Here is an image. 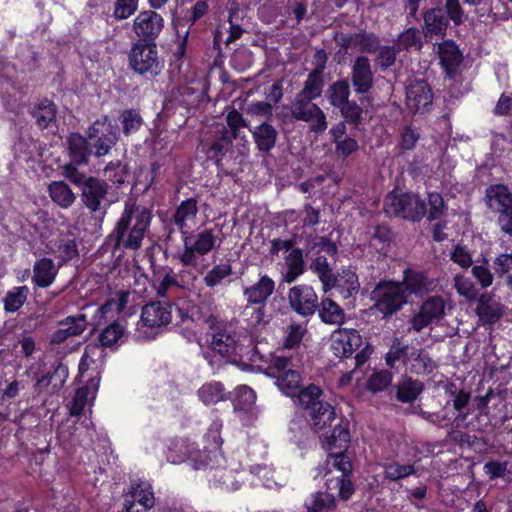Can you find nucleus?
I'll use <instances>...</instances> for the list:
<instances>
[{"label":"nucleus","instance_id":"obj_32","mask_svg":"<svg viewBox=\"0 0 512 512\" xmlns=\"http://www.w3.org/2000/svg\"><path fill=\"white\" fill-rule=\"evenodd\" d=\"M99 387V379H91L86 386L79 388L74 396L70 413L79 415L87 404H91L96 398Z\"/></svg>","mask_w":512,"mask_h":512},{"label":"nucleus","instance_id":"obj_61","mask_svg":"<svg viewBox=\"0 0 512 512\" xmlns=\"http://www.w3.org/2000/svg\"><path fill=\"white\" fill-rule=\"evenodd\" d=\"M178 287V283L171 273L159 274L158 278L155 280L154 288L156 290V294L160 297H167L169 292Z\"/></svg>","mask_w":512,"mask_h":512},{"label":"nucleus","instance_id":"obj_48","mask_svg":"<svg viewBox=\"0 0 512 512\" xmlns=\"http://www.w3.org/2000/svg\"><path fill=\"white\" fill-rule=\"evenodd\" d=\"M241 315L244 321L253 328H257L266 324L265 305L247 302Z\"/></svg>","mask_w":512,"mask_h":512},{"label":"nucleus","instance_id":"obj_27","mask_svg":"<svg viewBox=\"0 0 512 512\" xmlns=\"http://www.w3.org/2000/svg\"><path fill=\"white\" fill-rule=\"evenodd\" d=\"M485 201L491 210L501 214L512 207V194L504 185H491L486 190Z\"/></svg>","mask_w":512,"mask_h":512},{"label":"nucleus","instance_id":"obj_4","mask_svg":"<svg viewBox=\"0 0 512 512\" xmlns=\"http://www.w3.org/2000/svg\"><path fill=\"white\" fill-rule=\"evenodd\" d=\"M222 232L219 228L204 229L195 235L182 236L184 249L179 254L180 262L185 266L196 267L200 256H204L220 247Z\"/></svg>","mask_w":512,"mask_h":512},{"label":"nucleus","instance_id":"obj_7","mask_svg":"<svg viewBox=\"0 0 512 512\" xmlns=\"http://www.w3.org/2000/svg\"><path fill=\"white\" fill-rule=\"evenodd\" d=\"M385 212L389 216H399L419 220L427 212L425 203L413 193H391L385 200Z\"/></svg>","mask_w":512,"mask_h":512},{"label":"nucleus","instance_id":"obj_15","mask_svg":"<svg viewBox=\"0 0 512 512\" xmlns=\"http://www.w3.org/2000/svg\"><path fill=\"white\" fill-rule=\"evenodd\" d=\"M164 27L162 16L155 11L145 10L140 12L133 21V31L146 41L155 40Z\"/></svg>","mask_w":512,"mask_h":512},{"label":"nucleus","instance_id":"obj_6","mask_svg":"<svg viewBox=\"0 0 512 512\" xmlns=\"http://www.w3.org/2000/svg\"><path fill=\"white\" fill-rule=\"evenodd\" d=\"M372 295L375 300L374 307L384 316L394 314L408 302V295L400 282H380L376 285Z\"/></svg>","mask_w":512,"mask_h":512},{"label":"nucleus","instance_id":"obj_57","mask_svg":"<svg viewBox=\"0 0 512 512\" xmlns=\"http://www.w3.org/2000/svg\"><path fill=\"white\" fill-rule=\"evenodd\" d=\"M102 356L103 351L99 346L95 344H90L86 346L79 363V372L81 374L86 372L91 367V365L97 364V362L102 358Z\"/></svg>","mask_w":512,"mask_h":512},{"label":"nucleus","instance_id":"obj_35","mask_svg":"<svg viewBox=\"0 0 512 512\" xmlns=\"http://www.w3.org/2000/svg\"><path fill=\"white\" fill-rule=\"evenodd\" d=\"M334 287L339 289L340 294L344 298H349L358 293L360 283L358 276L351 269H343L342 272L335 277Z\"/></svg>","mask_w":512,"mask_h":512},{"label":"nucleus","instance_id":"obj_62","mask_svg":"<svg viewBox=\"0 0 512 512\" xmlns=\"http://www.w3.org/2000/svg\"><path fill=\"white\" fill-rule=\"evenodd\" d=\"M391 381L392 374L389 371H378L369 377L367 388L372 392L382 391L391 384Z\"/></svg>","mask_w":512,"mask_h":512},{"label":"nucleus","instance_id":"obj_28","mask_svg":"<svg viewBox=\"0 0 512 512\" xmlns=\"http://www.w3.org/2000/svg\"><path fill=\"white\" fill-rule=\"evenodd\" d=\"M400 283L403 284L405 293L415 294L416 296H422L434 289L433 280L429 279L422 272L412 270L404 272L403 281Z\"/></svg>","mask_w":512,"mask_h":512},{"label":"nucleus","instance_id":"obj_17","mask_svg":"<svg viewBox=\"0 0 512 512\" xmlns=\"http://www.w3.org/2000/svg\"><path fill=\"white\" fill-rule=\"evenodd\" d=\"M136 502L144 509H150L154 506V494L148 482L141 481L131 486V490L126 494L124 501L126 512H139L135 508Z\"/></svg>","mask_w":512,"mask_h":512},{"label":"nucleus","instance_id":"obj_50","mask_svg":"<svg viewBox=\"0 0 512 512\" xmlns=\"http://www.w3.org/2000/svg\"><path fill=\"white\" fill-rule=\"evenodd\" d=\"M423 385L418 380L405 379L398 385L397 397L402 402H411L421 393Z\"/></svg>","mask_w":512,"mask_h":512},{"label":"nucleus","instance_id":"obj_9","mask_svg":"<svg viewBox=\"0 0 512 512\" xmlns=\"http://www.w3.org/2000/svg\"><path fill=\"white\" fill-rule=\"evenodd\" d=\"M130 67L139 74L156 75L163 67L154 43L133 44L129 54Z\"/></svg>","mask_w":512,"mask_h":512},{"label":"nucleus","instance_id":"obj_43","mask_svg":"<svg viewBox=\"0 0 512 512\" xmlns=\"http://www.w3.org/2000/svg\"><path fill=\"white\" fill-rule=\"evenodd\" d=\"M311 101L312 99L302 98L301 96L297 95L290 108L292 116L296 120L310 121L314 113L320 109Z\"/></svg>","mask_w":512,"mask_h":512},{"label":"nucleus","instance_id":"obj_29","mask_svg":"<svg viewBox=\"0 0 512 512\" xmlns=\"http://www.w3.org/2000/svg\"><path fill=\"white\" fill-rule=\"evenodd\" d=\"M226 121L228 129L223 132L221 143L216 142L212 145V149L219 153L227 150L232 140L239 135L240 128L245 127L242 115L235 109L228 112Z\"/></svg>","mask_w":512,"mask_h":512},{"label":"nucleus","instance_id":"obj_19","mask_svg":"<svg viewBox=\"0 0 512 512\" xmlns=\"http://www.w3.org/2000/svg\"><path fill=\"white\" fill-rule=\"evenodd\" d=\"M221 429L222 423L220 421H214L210 425L208 431L204 435V441L206 443V446L204 447L203 451L199 450L201 453L198 456L199 459H215L217 462H225V457L222 455L220 451V447L222 445V438L220 435Z\"/></svg>","mask_w":512,"mask_h":512},{"label":"nucleus","instance_id":"obj_51","mask_svg":"<svg viewBox=\"0 0 512 512\" xmlns=\"http://www.w3.org/2000/svg\"><path fill=\"white\" fill-rule=\"evenodd\" d=\"M56 257L59 259L58 265L71 261L78 256V249L76 242L70 238H62L59 240L57 250L53 251Z\"/></svg>","mask_w":512,"mask_h":512},{"label":"nucleus","instance_id":"obj_60","mask_svg":"<svg viewBox=\"0 0 512 512\" xmlns=\"http://www.w3.org/2000/svg\"><path fill=\"white\" fill-rule=\"evenodd\" d=\"M398 45L404 49L415 48L419 50L422 47L421 34L417 28H409L399 35Z\"/></svg>","mask_w":512,"mask_h":512},{"label":"nucleus","instance_id":"obj_54","mask_svg":"<svg viewBox=\"0 0 512 512\" xmlns=\"http://www.w3.org/2000/svg\"><path fill=\"white\" fill-rule=\"evenodd\" d=\"M231 274V265L227 262L220 263L209 270L203 280L207 287L213 288L219 285L226 277L230 276Z\"/></svg>","mask_w":512,"mask_h":512},{"label":"nucleus","instance_id":"obj_14","mask_svg":"<svg viewBox=\"0 0 512 512\" xmlns=\"http://www.w3.org/2000/svg\"><path fill=\"white\" fill-rule=\"evenodd\" d=\"M288 300L291 308L302 316L314 314L318 303L314 289L305 284L292 287L288 292Z\"/></svg>","mask_w":512,"mask_h":512},{"label":"nucleus","instance_id":"obj_59","mask_svg":"<svg viewBox=\"0 0 512 512\" xmlns=\"http://www.w3.org/2000/svg\"><path fill=\"white\" fill-rule=\"evenodd\" d=\"M435 368L434 361L427 352L420 350L411 359V369L417 374H428Z\"/></svg>","mask_w":512,"mask_h":512},{"label":"nucleus","instance_id":"obj_21","mask_svg":"<svg viewBox=\"0 0 512 512\" xmlns=\"http://www.w3.org/2000/svg\"><path fill=\"white\" fill-rule=\"evenodd\" d=\"M198 211L197 201L193 198L181 202L176 209L174 222L180 229L182 236L186 235L191 229L197 226Z\"/></svg>","mask_w":512,"mask_h":512},{"label":"nucleus","instance_id":"obj_64","mask_svg":"<svg viewBox=\"0 0 512 512\" xmlns=\"http://www.w3.org/2000/svg\"><path fill=\"white\" fill-rule=\"evenodd\" d=\"M137 8L138 0H116L113 14L117 19H127Z\"/></svg>","mask_w":512,"mask_h":512},{"label":"nucleus","instance_id":"obj_37","mask_svg":"<svg viewBox=\"0 0 512 512\" xmlns=\"http://www.w3.org/2000/svg\"><path fill=\"white\" fill-rule=\"evenodd\" d=\"M199 400L205 405H214L226 399L223 385L219 382L203 384L197 391Z\"/></svg>","mask_w":512,"mask_h":512},{"label":"nucleus","instance_id":"obj_42","mask_svg":"<svg viewBox=\"0 0 512 512\" xmlns=\"http://www.w3.org/2000/svg\"><path fill=\"white\" fill-rule=\"evenodd\" d=\"M29 292L27 286H18L10 289L3 299L4 310L10 313L18 311L27 301Z\"/></svg>","mask_w":512,"mask_h":512},{"label":"nucleus","instance_id":"obj_5","mask_svg":"<svg viewBox=\"0 0 512 512\" xmlns=\"http://www.w3.org/2000/svg\"><path fill=\"white\" fill-rule=\"evenodd\" d=\"M326 487L328 493L337 495L347 500L353 493V486L349 478L352 465L349 458L343 453L331 454V459L325 461Z\"/></svg>","mask_w":512,"mask_h":512},{"label":"nucleus","instance_id":"obj_47","mask_svg":"<svg viewBox=\"0 0 512 512\" xmlns=\"http://www.w3.org/2000/svg\"><path fill=\"white\" fill-rule=\"evenodd\" d=\"M210 346L213 351L219 353L221 356H228L236 350L234 338L225 331L220 330L213 333Z\"/></svg>","mask_w":512,"mask_h":512},{"label":"nucleus","instance_id":"obj_39","mask_svg":"<svg viewBox=\"0 0 512 512\" xmlns=\"http://www.w3.org/2000/svg\"><path fill=\"white\" fill-rule=\"evenodd\" d=\"M253 136L258 149L263 152H268L275 146L277 131L272 125L262 123L254 129Z\"/></svg>","mask_w":512,"mask_h":512},{"label":"nucleus","instance_id":"obj_53","mask_svg":"<svg viewBox=\"0 0 512 512\" xmlns=\"http://www.w3.org/2000/svg\"><path fill=\"white\" fill-rule=\"evenodd\" d=\"M384 477L391 481H398L415 473L413 465L389 462L383 465Z\"/></svg>","mask_w":512,"mask_h":512},{"label":"nucleus","instance_id":"obj_33","mask_svg":"<svg viewBox=\"0 0 512 512\" xmlns=\"http://www.w3.org/2000/svg\"><path fill=\"white\" fill-rule=\"evenodd\" d=\"M448 28V20L440 8H432L424 15L425 36H443Z\"/></svg>","mask_w":512,"mask_h":512},{"label":"nucleus","instance_id":"obj_40","mask_svg":"<svg viewBox=\"0 0 512 512\" xmlns=\"http://www.w3.org/2000/svg\"><path fill=\"white\" fill-rule=\"evenodd\" d=\"M319 317L327 324H342L345 314L336 302L330 298H324L320 304Z\"/></svg>","mask_w":512,"mask_h":512},{"label":"nucleus","instance_id":"obj_44","mask_svg":"<svg viewBox=\"0 0 512 512\" xmlns=\"http://www.w3.org/2000/svg\"><path fill=\"white\" fill-rule=\"evenodd\" d=\"M321 395L322 390L318 386L310 384L297 392V399L299 404L309 413L313 408L325 403L320 399Z\"/></svg>","mask_w":512,"mask_h":512},{"label":"nucleus","instance_id":"obj_52","mask_svg":"<svg viewBox=\"0 0 512 512\" xmlns=\"http://www.w3.org/2000/svg\"><path fill=\"white\" fill-rule=\"evenodd\" d=\"M477 313L480 317L489 320L498 318L501 315V307L497 301L489 294H484L480 297Z\"/></svg>","mask_w":512,"mask_h":512},{"label":"nucleus","instance_id":"obj_12","mask_svg":"<svg viewBox=\"0 0 512 512\" xmlns=\"http://www.w3.org/2000/svg\"><path fill=\"white\" fill-rule=\"evenodd\" d=\"M433 93L423 79H413L406 88V105L413 113H424L432 104Z\"/></svg>","mask_w":512,"mask_h":512},{"label":"nucleus","instance_id":"obj_20","mask_svg":"<svg viewBox=\"0 0 512 512\" xmlns=\"http://www.w3.org/2000/svg\"><path fill=\"white\" fill-rule=\"evenodd\" d=\"M322 446L329 453L327 459H331V454L343 453L350 442V432L346 425H336L328 435L327 431L321 434Z\"/></svg>","mask_w":512,"mask_h":512},{"label":"nucleus","instance_id":"obj_8","mask_svg":"<svg viewBox=\"0 0 512 512\" xmlns=\"http://www.w3.org/2000/svg\"><path fill=\"white\" fill-rule=\"evenodd\" d=\"M269 371L276 378L279 390L287 396H295L302 383L300 373L294 369L291 359L275 356L271 359Z\"/></svg>","mask_w":512,"mask_h":512},{"label":"nucleus","instance_id":"obj_55","mask_svg":"<svg viewBox=\"0 0 512 512\" xmlns=\"http://www.w3.org/2000/svg\"><path fill=\"white\" fill-rule=\"evenodd\" d=\"M350 95L349 84L346 81H337L329 89V100L333 106L340 107L348 101Z\"/></svg>","mask_w":512,"mask_h":512},{"label":"nucleus","instance_id":"obj_18","mask_svg":"<svg viewBox=\"0 0 512 512\" xmlns=\"http://www.w3.org/2000/svg\"><path fill=\"white\" fill-rule=\"evenodd\" d=\"M87 321L84 314L68 316L59 322L58 329L50 337L52 344H61L69 337L78 336L86 329Z\"/></svg>","mask_w":512,"mask_h":512},{"label":"nucleus","instance_id":"obj_1","mask_svg":"<svg viewBox=\"0 0 512 512\" xmlns=\"http://www.w3.org/2000/svg\"><path fill=\"white\" fill-rule=\"evenodd\" d=\"M179 449L183 452L182 456L177 458L168 455V460L173 463H180L190 461L194 469H209L211 473V480L224 486L228 490H237L240 486L239 473L241 464L238 461L232 460L230 463L217 462L215 459L203 460L199 459L201 454L198 447L194 443L180 444Z\"/></svg>","mask_w":512,"mask_h":512},{"label":"nucleus","instance_id":"obj_41","mask_svg":"<svg viewBox=\"0 0 512 512\" xmlns=\"http://www.w3.org/2000/svg\"><path fill=\"white\" fill-rule=\"evenodd\" d=\"M307 512H332L335 509V498L332 493L316 492L305 503Z\"/></svg>","mask_w":512,"mask_h":512},{"label":"nucleus","instance_id":"obj_11","mask_svg":"<svg viewBox=\"0 0 512 512\" xmlns=\"http://www.w3.org/2000/svg\"><path fill=\"white\" fill-rule=\"evenodd\" d=\"M88 137L93 141L97 157L104 156L109 153L110 149L117 141L115 127L107 117L103 120L96 121L88 130Z\"/></svg>","mask_w":512,"mask_h":512},{"label":"nucleus","instance_id":"obj_45","mask_svg":"<svg viewBox=\"0 0 512 512\" xmlns=\"http://www.w3.org/2000/svg\"><path fill=\"white\" fill-rule=\"evenodd\" d=\"M311 269L318 275L322 282L324 292H327L334 287L335 276L333 275L332 269L330 268L325 256H317L311 264Z\"/></svg>","mask_w":512,"mask_h":512},{"label":"nucleus","instance_id":"obj_10","mask_svg":"<svg viewBox=\"0 0 512 512\" xmlns=\"http://www.w3.org/2000/svg\"><path fill=\"white\" fill-rule=\"evenodd\" d=\"M444 315V299L438 296L430 297L423 302L418 313L411 318V329L415 332H420L426 327L437 324Z\"/></svg>","mask_w":512,"mask_h":512},{"label":"nucleus","instance_id":"obj_36","mask_svg":"<svg viewBox=\"0 0 512 512\" xmlns=\"http://www.w3.org/2000/svg\"><path fill=\"white\" fill-rule=\"evenodd\" d=\"M68 147L74 164H86L90 155L87 140L79 134H71L68 138Z\"/></svg>","mask_w":512,"mask_h":512},{"label":"nucleus","instance_id":"obj_2","mask_svg":"<svg viewBox=\"0 0 512 512\" xmlns=\"http://www.w3.org/2000/svg\"><path fill=\"white\" fill-rule=\"evenodd\" d=\"M150 221L151 215L147 208L137 205L132 199L126 201L121 217L112 233L115 246L132 250L140 248Z\"/></svg>","mask_w":512,"mask_h":512},{"label":"nucleus","instance_id":"obj_56","mask_svg":"<svg viewBox=\"0 0 512 512\" xmlns=\"http://www.w3.org/2000/svg\"><path fill=\"white\" fill-rule=\"evenodd\" d=\"M127 302L128 294L125 292H120L117 297L108 300L105 304L98 308L97 317H99V319L105 318L106 315L111 311H114L118 314L122 312Z\"/></svg>","mask_w":512,"mask_h":512},{"label":"nucleus","instance_id":"obj_3","mask_svg":"<svg viewBox=\"0 0 512 512\" xmlns=\"http://www.w3.org/2000/svg\"><path fill=\"white\" fill-rule=\"evenodd\" d=\"M175 310L183 321V311L171 303L156 301L144 305L136 325V335L142 339L155 336L163 327L171 323Z\"/></svg>","mask_w":512,"mask_h":512},{"label":"nucleus","instance_id":"obj_22","mask_svg":"<svg viewBox=\"0 0 512 512\" xmlns=\"http://www.w3.org/2000/svg\"><path fill=\"white\" fill-rule=\"evenodd\" d=\"M68 375L67 366L58 363L51 373H47L36 382L35 390L38 393L45 392L47 394H55L64 386Z\"/></svg>","mask_w":512,"mask_h":512},{"label":"nucleus","instance_id":"obj_25","mask_svg":"<svg viewBox=\"0 0 512 512\" xmlns=\"http://www.w3.org/2000/svg\"><path fill=\"white\" fill-rule=\"evenodd\" d=\"M59 265L50 258L43 257L33 265L32 283L40 288H47L53 284L58 274Z\"/></svg>","mask_w":512,"mask_h":512},{"label":"nucleus","instance_id":"obj_16","mask_svg":"<svg viewBox=\"0 0 512 512\" xmlns=\"http://www.w3.org/2000/svg\"><path fill=\"white\" fill-rule=\"evenodd\" d=\"M361 344V336L355 329L340 328L331 335V349L335 356L346 358Z\"/></svg>","mask_w":512,"mask_h":512},{"label":"nucleus","instance_id":"obj_26","mask_svg":"<svg viewBox=\"0 0 512 512\" xmlns=\"http://www.w3.org/2000/svg\"><path fill=\"white\" fill-rule=\"evenodd\" d=\"M316 57L321 62L318 67H316L307 77V80L304 83V87L298 96L302 98L308 99H316L322 93L323 88V80H322V72L325 67L326 56L323 51L317 52Z\"/></svg>","mask_w":512,"mask_h":512},{"label":"nucleus","instance_id":"obj_30","mask_svg":"<svg viewBox=\"0 0 512 512\" xmlns=\"http://www.w3.org/2000/svg\"><path fill=\"white\" fill-rule=\"evenodd\" d=\"M437 55L448 75H452L455 72L462 60L458 47L451 40H445L438 44Z\"/></svg>","mask_w":512,"mask_h":512},{"label":"nucleus","instance_id":"obj_38","mask_svg":"<svg viewBox=\"0 0 512 512\" xmlns=\"http://www.w3.org/2000/svg\"><path fill=\"white\" fill-rule=\"evenodd\" d=\"M51 199L60 207L68 208L75 201V195L63 181H54L48 186Z\"/></svg>","mask_w":512,"mask_h":512},{"label":"nucleus","instance_id":"obj_24","mask_svg":"<svg viewBox=\"0 0 512 512\" xmlns=\"http://www.w3.org/2000/svg\"><path fill=\"white\" fill-rule=\"evenodd\" d=\"M275 282L268 275H261L258 281L243 290L247 302L266 305L267 299L273 294Z\"/></svg>","mask_w":512,"mask_h":512},{"label":"nucleus","instance_id":"obj_23","mask_svg":"<svg viewBox=\"0 0 512 512\" xmlns=\"http://www.w3.org/2000/svg\"><path fill=\"white\" fill-rule=\"evenodd\" d=\"M352 84L356 93H366L373 84V73L367 57H358L352 67Z\"/></svg>","mask_w":512,"mask_h":512},{"label":"nucleus","instance_id":"obj_46","mask_svg":"<svg viewBox=\"0 0 512 512\" xmlns=\"http://www.w3.org/2000/svg\"><path fill=\"white\" fill-rule=\"evenodd\" d=\"M124 332L123 325L113 322L100 332L98 341L103 347H116L122 342Z\"/></svg>","mask_w":512,"mask_h":512},{"label":"nucleus","instance_id":"obj_63","mask_svg":"<svg viewBox=\"0 0 512 512\" xmlns=\"http://www.w3.org/2000/svg\"><path fill=\"white\" fill-rule=\"evenodd\" d=\"M454 287L461 296L468 300H472L477 296V290L473 282L467 277L461 275L455 276Z\"/></svg>","mask_w":512,"mask_h":512},{"label":"nucleus","instance_id":"obj_31","mask_svg":"<svg viewBox=\"0 0 512 512\" xmlns=\"http://www.w3.org/2000/svg\"><path fill=\"white\" fill-rule=\"evenodd\" d=\"M308 415L310 417L313 429L317 433L321 434L326 431L327 428L331 427L332 422L336 418L335 409L328 402L313 408L312 411L308 413Z\"/></svg>","mask_w":512,"mask_h":512},{"label":"nucleus","instance_id":"obj_34","mask_svg":"<svg viewBox=\"0 0 512 512\" xmlns=\"http://www.w3.org/2000/svg\"><path fill=\"white\" fill-rule=\"evenodd\" d=\"M285 272L283 281L287 283L294 282L304 272V259L300 249H292L285 257Z\"/></svg>","mask_w":512,"mask_h":512},{"label":"nucleus","instance_id":"obj_49","mask_svg":"<svg viewBox=\"0 0 512 512\" xmlns=\"http://www.w3.org/2000/svg\"><path fill=\"white\" fill-rule=\"evenodd\" d=\"M33 117L37 125L41 128H48L54 123L56 118V107L50 101H42L33 111Z\"/></svg>","mask_w":512,"mask_h":512},{"label":"nucleus","instance_id":"obj_58","mask_svg":"<svg viewBox=\"0 0 512 512\" xmlns=\"http://www.w3.org/2000/svg\"><path fill=\"white\" fill-rule=\"evenodd\" d=\"M379 40L373 34H357L350 39L349 46L356 47L364 52H375L378 48Z\"/></svg>","mask_w":512,"mask_h":512},{"label":"nucleus","instance_id":"obj_13","mask_svg":"<svg viewBox=\"0 0 512 512\" xmlns=\"http://www.w3.org/2000/svg\"><path fill=\"white\" fill-rule=\"evenodd\" d=\"M108 188V184L103 180L94 177L87 178L82 187L84 205L93 212L105 209L109 205Z\"/></svg>","mask_w":512,"mask_h":512}]
</instances>
